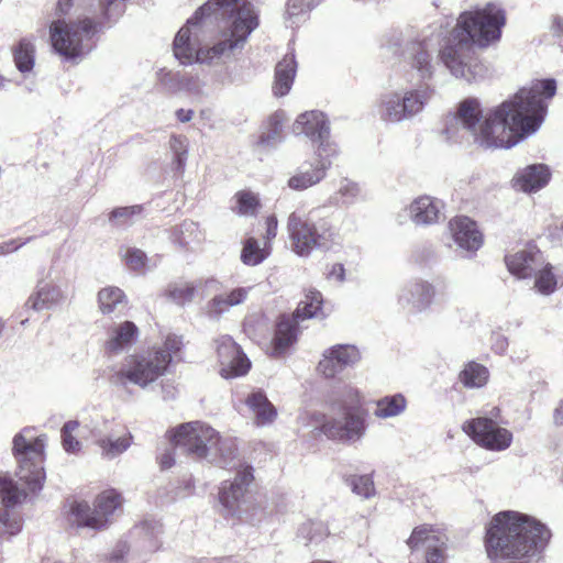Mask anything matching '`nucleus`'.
Wrapping results in <instances>:
<instances>
[{
    "label": "nucleus",
    "instance_id": "19",
    "mask_svg": "<svg viewBox=\"0 0 563 563\" xmlns=\"http://www.w3.org/2000/svg\"><path fill=\"white\" fill-rule=\"evenodd\" d=\"M292 132L303 134L312 142H319L317 151L335 154V147L329 142V122L321 111L312 110L301 113L292 124Z\"/></svg>",
    "mask_w": 563,
    "mask_h": 563
},
{
    "label": "nucleus",
    "instance_id": "35",
    "mask_svg": "<svg viewBox=\"0 0 563 563\" xmlns=\"http://www.w3.org/2000/svg\"><path fill=\"white\" fill-rule=\"evenodd\" d=\"M554 267L551 264H544L539 267L534 275V288L543 296L553 294L559 285L563 284L561 277L556 276L553 272Z\"/></svg>",
    "mask_w": 563,
    "mask_h": 563
},
{
    "label": "nucleus",
    "instance_id": "61",
    "mask_svg": "<svg viewBox=\"0 0 563 563\" xmlns=\"http://www.w3.org/2000/svg\"><path fill=\"white\" fill-rule=\"evenodd\" d=\"M552 27L554 33H556L558 35L563 34V16H554Z\"/></svg>",
    "mask_w": 563,
    "mask_h": 563
},
{
    "label": "nucleus",
    "instance_id": "50",
    "mask_svg": "<svg viewBox=\"0 0 563 563\" xmlns=\"http://www.w3.org/2000/svg\"><path fill=\"white\" fill-rule=\"evenodd\" d=\"M184 343L180 336L175 334H168L162 346H157L152 349L153 352H161L163 354H168L169 363L173 360V356H176L178 352L183 349Z\"/></svg>",
    "mask_w": 563,
    "mask_h": 563
},
{
    "label": "nucleus",
    "instance_id": "16",
    "mask_svg": "<svg viewBox=\"0 0 563 563\" xmlns=\"http://www.w3.org/2000/svg\"><path fill=\"white\" fill-rule=\"evenodd\" d=\"M446 536L430 525L416 527L407 540L410 550L426 549L424 563H446Z\"/></svg>",
    "mask_w": 563,
    "mask_h": 563
},
{
    "label": "nucleus",
    "instance_id": "43",
    "mask_svg": "<svg viewBox=\"0 0 563 563\" xmlns=\"http://www.w3.org/2000/svg\"><path fill=\"white\" fill-rule=\"evenodd\" d=\"M267 254L263 249L260 247L258 242L250 238L246 240L242 253L241 260L244 264L255 266L262 263L266 258Z\"/></svg>",
    "mask_w": 563,
    "mask_h": 563
},
{
    "label": "nucleus",
    "instance_id": "5",
    "mask_svg": "<svg viewBox=\"0 0 563 563\" xmlns=\"http://www.w3.org/2000/svg\"><path fill=\"white\" fill-rule=\"evenodd\" d=\"M46 435H35L32 428H25L13 438L12 452L18 462L16 475L31 492L41 490L45 479L44 450Z\"/></svg>",
    "mask_w": 563,
    "mask_h": 563
},
{
    "label": "nucleus",
    "instance_id": "26",
    "mask_svg": "<svg viewBox=\"0 0 563 563\" xmlns=\"http://www.w3.org/2000/svg\"><path fill=\"white\" fill-rule=\"evenodd\" d=\"M449 227L454 242L460 249L475 252L482 246V233L477 230L476 223L470 218L456 217L450 221Z\"/></svg>",
    "mask_w": 563,
    "mask_h": 563
},
{
    "label": "nucleus",
    "instance_id": "57",
    "mask_svg": "<svg viewBox=\"0 0 563 563\" xmlns=\"http://www.w3.org/2000/svg\"><path fill=\"white\" fill-rule=\"evenodd\" d=\"M344 273H345V269H344L342 264H334V265H332V267L329 271L328 275H329L330 278H334L338 282H343L344 280Z\"/></svg>",
    "mask_w": 563,
    "mask_h": 563
},
{
    "label": "nucleus",
    "instance_id": "14",
    "mask_svg": "<svg viewBox=\"0 0 563 563\" xmlns=\"http://www.w3.org/2000/svg\"><path fill=\"white\" fill-rule=\"evenodd\" d=\"M405 77L408 82L428 84L432 79L437 62L424 42H410L402 51Z\"/></svg>",
    "mask_w": 563,
    "mask_h": 563
},
{
    "label": "nucleus",
    "instance_id": "3",
    "mask_svg": "<svg viewBox=\"0 0 563 563\" xmlns=\"http://www.w3.org/2000/svg\"><path fill=\"white\" fill-rule=\"evenodd\" d=\"M505 23V11L495 3L461 13L448 44L441 49V59L451 74L467 82L483 78L486 69L474 45L487 47L498 41Z\"/></svg>",
    "mask_w": 563,
    "mask_h": 563
},
{
    "label": "nucleus",
    "instance_id": "31",
    "mask_svg": "<svg viewBox=\"0 0 563 563\" xmlns=\"http://www.w3.org/2000/svg\"><path fill=\"white\" fill-rule=\"evenodd\" d=\"M161 525L154 520H146L134 527L132 537L135 540L133 547L137 551L154 552L158 549V536Z\"/></svg>",
    "mask_w": 563,
    "mask_h": 563
},
{
    "label": "nucleus",
    "instance_id": "2",
    "mask_svg": "<svg viewBox=\"0 0 563 563\" xmlns=\"http://www.w3.org/2000/svg\"><path fill=\"white\" fill-rule=\"evenodd\" d=\"M257 26L258 16L249 0H209L176 34L174 55L185 65L229 58Z\"/></svg>",
    "mask_w": 563,
    "mask_h": 563
},
{
    "label": "nucleus",
    "instance_id": "58",
    "mask_svg": "<svg viewBox=\"0 0 563 563\" xmlns=\"http://www.w3.org/2000/svg\"><path fill=\"white\" fill-rule=\"evenodd\" d=\"M161 466L162 468H169L174 465V452L172 450H168L166 451L165 453L162 454L161 456Z\"/></svg>",
    "mask_w": 563,
    "mask_h": 563
},
{
    "label": "nucleus",
    "instance_id": "39",
    "mask_svg": "<svg viewBox=\"0 0 563 563\" xmlns=\"http://www.w3.org/2000/svg\"><path fill=\"white\" fill-rule=\"evenodd\" d=\"M197 286L194 283L179 280L167 286L165 294L168 299L178 306H185L192 301Z\"/></svg>",
    "mask_w": 563,
    "mask_h": 563
},
{
    "label": "nucleus",
    "instance_id": "13",
    "mask_svg": "<svg viewBox=\"0 0 563 563\" xmlns=\"http://www.w3.org/2000/svg\"><path fill=\"white\" fill-rule=\"evenodd\" d=\"M500 409L493 407L483 416L467 420L463 423V431L478 445L490 451H504L512 442V433L500 427L498 418Z\"/></svg>",
    "mask_w": 563,
    "mask_h": 563
},
{
    "label": "nucleus",
    "instance_id": "18",
    "mask_svg": "<svg viewBox=\"0 0 563 563\" xmlns=\"http://www.w3.org/2000/svg\"><path fill=\"white\" fill-rule=\"evenodd\" d=\"M253 468L241 465L233 482H223L219 492V501L228 516H240L249 485L253 482Z\"/></svg>",
    "mask_w": 563,
    "mask_h": 563
},
{
    "label": "nucleus",
    "instance_id": "49",
    "mask_svg": "<svg viewBox=\"0 0 563 563\" xmlns=\"http://www.w3.org/2000/svg\"><path fill=\"white\" fill-rule=\"evenodd\" d=\"M77 421H68L62 428V442L63 448L68 453H77L81 445L80 442L73 437V432L78 428Z\"/></svg>",
    "mask_w": 563,
    "mask_h": 563
},
{
    "label": "nucleus",
    "instance_id": "37",
    "mask_svg": "<svg viewBox=\"0 0 563 563\" xmlns=\"http://www.w3.org/2000/svg\"><path fill=\"white\" fill-rule=\"evenodd\" d=\"M13 57L16 68L22 74L31 73L35 62V47L29 40H21L13 49Z\"/></svg>",
    "mask_w": 563,
    "mask_h": 563
},
{
    "label": "nucleus",
    "instance_id": "23",
    "mask_svg": "<svg viewBox=\"0 0 563 563\" xmlns=\"http://www.w3.org/2000/svg\"><path fill=\"white\" fill-rule=\"evenodd\" d=\"M65 299L62 288L52 279L41 278L25 301V307L34 311L52 310Z\"/></svg>",
    "mask_w": 563,
    "mask_h": 563
},
{
    "label": "nucleus",
    "instance_id": "41",
    "mask_svg": "<svg viewBox=\"0 0 563 563\" xmlns=\"http://www.w3.org/2000/svg\"><path fill=\"white\" fill-rule=\"evenodd\" d=\"M143 212V206L134 205L129 207H119L109 213V222L115 228H126L134 223Z\"/></svg>",
    "mask_w": 563,
    "mask_h": 563
},
{
    "label": "nucleus",
    "instance_id": "29",
    "mask_svg": "<svg viewBox=\"0 0 563 563\" xmlns=\"http://www.w3.org/2000/svg\"><path fill=\"white\" fill-rule=\"evenodd\" d=\"M549 180V168L543 164H534L519 172L515 178V184L525 192H534L543 188Z\"/></svg>",
    "mask_w": 563,
    "mask_h": 563
},
{
    "label": "nucleus",
    "instance_id": "24",
    "mask_svg": "<svg viewBox=\"0 0 563 563\" xmlns=\"http://www.w3.org/2000/svg\"><path fill=\"white\" fill-rule=\"evenodd\" d=\"M509 272L518 278L531 277L544 263L542 253L536 245H528L505 257Z\"/></svg>",
    "mask_w": 563,
    "mask_h": 563
},
{
    "label": "nucleus",
    "instance_id": "64",
    "mask_svg": "<svg viewBox=\"0 0 563 563\" xmlns=\"http://www.w3.org/2000/svg\"><path fill=\"white\" fill-rule=\"evenodd\" d=\"M554 422L556 424L563 423V400L561 401L560 406L554 410Z\"/></svg>",
    "mask_w": 563,
    "mask_h": 563
},
{
    "label": "nucleus",
    "instance_id": "44",
    "mask_svg": "<svg viewBox=\"0 0 563 563\" xmlns=\"http://www.w3.org/2000/svg\"><path fill=\"white\" fill-rule=\"evenodd\" d=\"M269 129L261 135V143L274 146L282 141V131L284 124V114L275 113L269 119Z\"/></svg>",
    "mask_w": 563,
    "mask_h": 563
},
{
    "label": "nucleus",
    "instance_id": "12",
    "mask_svg": "<svg viewBox=\"0 0 563 563\" xmlns=\"http://www.w3.org/2000/svg\"><path fill=\"white\" fill-rule=\"evenodd\" d=\"M346 393L349 401L342 400L335 404L339 409L344 411L343 416L325 421L321 427V431L329 439L343 443H354L365 434L366 423L364 417L355 411L360 404L357 390L349 388Z\"/></svg>",
    "mask_w": 563,
    "mask_h": 563
},
{
    "label": "nucleus",
    "instance_id": "17",
    "mask_svg": "<svg viewBox=\"0 0 563 563\" xmlns=\"http://www.w3.org/2000/svg\"><path fill=\"white\" fill-rule=\"evenodd\" d=\"M362 360L360 349L354 344H335L325 349L317 371L325 378H334L344 369L356 366Z\"/></svg>",
    "mask_w": 563,
    "mask_h": 563
},
{
    "label": "nucleus",
    "instance_id": "21",
    "mask_svg": "<svg viewBox=\"0 0 563 563\" xmlns=\"http://www.w3.org/2000/svg\"><path fill=\"white\" fill-rule=\"evenodd\" d=\"M435 287L423 279H413L404 285L398 295L397 302L410 312L426 311L433 303Z\"/></svg>",
    "mask_w": 563,
    "mask_h": 563
},
{
    "label": "nucleus",
    "instance_id": "51",
    "mask_svg": "<svg viewBox=\"0 0 563 563\" xmlns=\"http://www.w3.org/2000/svg\"><path fill=\"white\" fill-rule=\"evenodd\" d=\"M402 44V35L399 32L388 34L384 41L383 46L394 54H397Z\"/></svg>",
    "mask_w": 563,
    "mask_h": 563
},
{
    "label": "nucleus",
    "instance_id": "42",
    "mask_svg": "<svg viewBox=\"0 0 563 563\" xmlns=\"http://www.w3.org/2000/svg\"><path fill=\"white\" fill-rule=\"evenodd\" d=\"M336 196L340 198L341 203L344 206H351L355 202L365 198L361 186L347 178H343L336 190Z\"/></svg>",
    "mask_w": 563,
    "mask_h": 563
},
{
    "label": "nucleus",
    "instance_id": "6",
    "mask_svg": "<svg viewBox=\"0 0 563 563\" xmlns=\"http://www.w3.org/2000/svg\"><path fill=\"white\" fill-rule=\"evenodd\" d=\"M168 366V354L148 350L126 356L121 366L111 374L109 380L113 386L124 389L129 385L146 388L164 376Z\"/></svg>",
    "mask_w": 563,
    "mask_h": 563
},
{
    "label": "nucleus",
    "instance_id": "1",
    "mask_svg": "<svg viewBox=\"0 0 563 563\" xmlns=\"http://www.w3.org/2000/svg\"><path fill=\"white\" fill-rule=\"evenodd\" d=\"M555 92L554 79L533 80L485 113L478 99L466 98L453 114L445 118L442 134L454 143L472 139L485 148H510L517 144V137L534 133L540 128Z\"/></svg>",
    "mask_w": 563,
    "mask_h": 563
},
{
    "label": "nucleus",
    "instance_id": "56",
    "mask_svg": "<svg viewBox=\"0 0 563 563\" xmlns=\"http://www.w3.org/2000/svg\"><path fill=\"white\" fill-rule=\"evenodd\" d=\"M278 221L275 216H271L266 220V239L272 240L277 234Z\"/></svg>",
    "mask_w": 563,
    "mask_h": 563
},
{
    "label": "nucleus",
    "instance_id": "38",
    "mask_svg": "<svg viewBox=\"0 0 563 563\" xmlns=\"http://www.w3.org/2000/svg\"><path fill=\"white\" fill-rule=\"evenodd\" d=\"M407 401L400 394L386 396L376 404L375 416L382 419L399 416L406 409Z\"/></svg>",
    "mask_w": 563,
    "mask_h": 563
},
{
    "label": "nucleus",
    "instance_id": "28",
    "mask_svg": "<svg viewBox=\"0 0 563 563\" xmlns=\"http://www.w3.org/2000/svg\"><path fill=\"white\" fill-rule=\"evenodd\" d=\"M443 205L429 196H422L412 201L409 216L418 225H429L438 222Z\"/></svg>",
    "mask_w": 563,
    "mask_h": 563
},
{
    "label": "nucleus",
    "instance_id": "20",
    "mask_svg": "<svg viewBox=\"0 0 563 563\" xmlns=\"http://www.w3.org/2000/svg\"><path fill=\"white\" fill-rule=\"evenodd\" d=\"M216 344L222 377H238L249 372L251 362L231 336L222 335L217 339Z\"/></svg>",
    "mask_w": 563,
    "mask_h": 563
},
{
    "label": "nucleus",
    "instance_id": "10",
    "mask_svg": "<svg viewBox=\"0 0 563 563\" xmlns=\"http://www.w3.org/2000/svg\"><path fill=\"white\" fill-rule=\"evenodd\" d=\"M122 504L121 494L110 488L96 497L93 509L86 501H74L70 505L69 521L78 528L101 530L108 526L111 517L121 510Z\"/></svg>",
    "mask_w": 563,
    "mask_h": 563
},
{
    "label": "nucleus",
    "instance_id": "60",
    "mask_svg": "<svg viewBox=\"0 0 563 563\" xmlns=\"http://www.w3.org/2000/svg\"><path fill=\"white\" fill-rule=\"evenodd\" d=\"M187 153L188 152H184V154H181V153L174 154L175 155L174 163H175L176 168L178 170H183L184 169L185 163H186V159H187Z\"/></svg>",
    "mask_w": 563,
    "mask_h": 563
},
{
    "label": "nucleus",
    "instance_id": "36",
    "mask_svg": "<svg viewBox=\"0 0 563 563\" xmlns=\"http://www.w3.org/2000/svg\"><path fill=\"white\" fill-rule=\"evenodd\" d=\"M311 0H287L284 13V23L295 29L306 21L308 12L312 9Z\"/></svg>",
    "mask_w": 563,
    "mask_h": 563
},
{
    "label": "nucleus",
    "instance_id": "48",
    "mask_svg": "<svg viewBox=\"0 0 563 563\" xmlns=\"http://www.w3.org/2000/svg\"><path fill=\"white\" fill-rule=\"evenodd\" d=\"M347 481L352 492L363 498H371L375 494L374 482L368 475L351 476Z\"/></svg>",
    "mask_w": 563,
    "mask_h": 563
},
{
    "label": "nucleus",
    "instance_id": "11",
    "mask_svg": "<svg viewBox=\"0 0 563 563\" xmlns=\"http://www.w3.org/2000/svg\"><path fill=\"white\" fill-rule=\"evenodd\" d=\"M96 25L90 19H84L78 24L57 20L51 24V41L54 49L67 57L74 58L91 48V38Z\"/></svg>",
    "mask_w": 563,
    "mask_h": 563
},
{
    "label": "nucleus",
    "instance_id": "40",
    "mask_svg": "<svg viewBox=\"0 0 563 563\" xmlns=\"http://www.w3.org/2000/svg\"><path fill=\"white\" fill-rule=\"evenodd\" d=\"M460 379L466 387H482L487 383L488 369L482 364L470 362L461 372Z\"/></svg>",
    "mask_w": 563,
    "mask_h": 563
},
{
    "label": "nucleus",
    "instance_id": "33",
    "mask_svg": "<svg viewBox=\"0 0 563 563\" xmlns=\"http://www.w3.org/2000/svg\"><path fill=\"white\" fill-rule=\"evenodd\" d=\"M99 309L103 314L121 311L128 305V298L122 289L108 286L98 292Z\"/></svg>",
    "mask_w": 563,
    "mask_h": 563
},
{
    "label": "nucleus",
    "instance_id": "34",
    "mask_svg": "<svg viewBox=\"0 0 563 563\" xmlns=\"http://www.w3.org/2000/svg\"><path fill=\"white\" fill-rule=\"evenodd\" d=\"M132 440V434L126 432L118 438L112 435L100 438L97 440V444L101 449V455L112 460L124 453L131 446Z\"/></svg>",
    "mask_w": 563,
    "mask_h": 563
},
{
    "label": "nucleus",
    "instance_id": "7",
    "mask_svg": "<svg viewBox=\"0 0 563 563\" xmlns=\"http://www.w3.org/2000/svg\"><path fill=\"white\" fill-rule=\"evenodd\" d=\"M429 84L417 85L404 91L383 95L378 103V115L385 122L398 123L420 114L434 96Z\"/></svg>",
    "mask_w": 563,
    "mask_h": 563
},
{
    "label": "nucleus",
    "instance_id": "45",
    "mask_svg": "<svg viewBox=\"0 0 563 563\" xmlns=\"http://www.w3.org/2000/svg\"><path fill=\"white\" fill-rule=\"evenodd\" d=\"M298 534L308 542H318L328 534V529L322 521L309 520L300 526Z\"/></svg>",
    "mask_w": 563,
    "mask_h": 563
},
{
    "label": "nucleus",
    "instance_id": "22",
    "mask_svg": "<svg viewBox=\"0 0 563 563\" xmlns=\"http://www.w3.org/2000/svg\"><path fill=\"white\" fill-rule=\"evenodd\" d=\"M334 154L317 151L313 162L302 164L297 172L288 179V187L292 190H306L319 184L327 175L331 166L330 156Z\"/></svg>",
    "mask_w": 563,
    "mask_h": 563
},
{
    "label": "nucleus",
    "instance_id": "59",
    "mask_svg": "<svg viewBox=\"0 0 563 563\" xmlns=\"http://www.w3.org/2000/svg\"><path fill=\"white\" fill-rule=\"evenodd\" d=\"M176 118L178 121L186 123L189 122L194 118V111L192 110H185V109H178L176 111Z\"/></svg>",
    "mask_w": 563,
    "mask_h": 563
},
{
    "label": "nucleus",
    "instance_id": "55",
    "mask_svg": "<svg viewBox=\"0 0 563 563\" xmlns=\"http://www.w3.org/2000/svg\"><path fill=\"white\" fill-rule=\"evenodd\" d=\"M25 243V241L18 243L15 240H10L8 242L0 243V255L9 254L13 251H16Z\"/></svg>",
    "mask_w": 563,
    "mask_h": 563
},
{
    "label": "nucleus",
    "instance_id": "8",
    "mask_svg": "<svg viewBox=\"0 0 563 563\" xmlns=\"http://www.w3.org/2000/svg\"><path fill=\"white\" fill-rule=\"evenodd\" d=\"M287 231L292 251L299 256H308L316 249L329 250L338 244V233L332 227L327 223L317 227L298 212L289 214Z\"/></svg>",
    "mask_w": 563,
    "mask_h": 563
},
{
    "label": "nucleus",
    "instance_id": "63",
    "mask_svg": "<svg viewBox=\"0 0 563 563\" xmlns=\"http://www.w3.org/2000/svg\"><path fill=\"white\" fill-rule=\"evenodd\" d=\"M551 235L560 241H563V220L559 225H555L551 231Z\"/></svg>",
    "mask_w": 563,
    "mask_h": 563
},
{
    "label": "nucleus",
    "instance_id": "9",
    "mask_svg": "<svg viewBox=\"0 0 563 563\" xmlns=\"http://www.w3.org/2000/svg\"><path fill=\"white\" fill-rule=\"evenodd\" d=\"M322 295L317 290H309L302 299L292 317L283 316L276 324V330L271 345V355L283 356L297 341L299 321L311 318H324L322 312Z\"/></svg>",
    "mask_w": 563,
    "mask_h": 563
},
{
    "label": "nucleus",
    "instance_id": "46",
    "mask_svg": "<svg viewBox=\"0 0 563 563\" xmlns=\"http://www.w3.org/2000/svg\"><path fill=\"white\" fill-rule=\"evenodd\" d=\"M120 254L130 269L141 273L145 268L147 257L142 250L124 247Z\"/></svg>",
    "mask_w": 563,
    "mask_h": 563
},
{
    "label": "nucleus",
    "instance_id": "62",
    "mask_svg": "<svg viewBox=\"0 0 563 563\" xmlns=\"http://www.w3.org/2000/svg\"><path fill=\"white\" fill-rule=\"evenodd\" d=\"M71 2L73 0H58L57 11H59L62 14L67 13L69 8L71 7Z\"/></svg>",
    "mask_w": 563,
    "mask_h": 563
},
{
    "label": "nucleus",
    "instance_id": "52",
    "mask_svg": "<svg viewBox=\"0 0 563 563\" xmlns=\"http://www.w3.org/2000/svg\"><path fill=\"white\" fill-rule=\"evenodd\" d=\"M130 547L126 542L121 541L110 555V563H123L124 556L129 553Z\"/></svg>",
    "mask_w": 563,
    "mask_h": 563
},
{
    "label": "nucleus",
    "instance_id": "54",
    "mask_svg": "<svg viewBox=\"0 0 563 563\" xmlns=\"http://www.w3.org/2000/svg\"><path fill=\"white\" fill-rule=\"evenodd\" d=\"M170 148L173 150L174 154H184V152H188L187 139L184 136H173L170 140Z\"/></svg>",
    "mask_w": 563,
    "mask_h": 563
},
{
    "label": "nucleus",
    "instance_id": "25",
    "mask_svg": "<svg viewBox=\"0 0 563 563\" xmlns=\"http://www.w3.org/2000/svg\"><path fill=\"white\" fill-rule=\"evenodd\" d=\"M245 406L256 427H267L277 418V408L262 389H254L245 397Z\"/></svg>",
    "mask_w": 563,
    "mask_h": 563
},
{
    "label": "nucleus",
    "instance_id": "32",
    "mask_svg": "<svg viewBox=\"0 0 563 563\" xmlns=\"http://www.w3.org/2000/svg\"><path fill=\"white\" fill-rule=\"evenodd\" d=\"M247 297L245 288H236L228 294L214 296L207 305V314L209 318L218 320L231 307L242 303Z\"/></svg>",
    "mask_w": 563,
    "mask_h": 563
},
{
    "label": "nucleus",
    "instance_id": "15",
    "mask_svg": "<svg viewBox=\"0 0 563 563\" xmlns=\"http://www.w3.org/2000/svg\"><path fill=\"white\" fill-rule=\"evenodd\" d=\"M26 495V490L12 478L0 476V503L4 506V509L0 510V539L5 534L12 537L20 532L21 518L10 508L20 505Z\"/></svg>",
    "mask_w": 563,
    "mask_h": 563
},
{
    "label": "nucleus",
    "instance_id": "27",
    "mask_svg": "<svg viewBox=\"0 0 563 563\" xmlns=\"http://www.w3.org/2000/svg\"><path fill=\"white\" fill-rule=\"evenodd\" d=\"M104 351L118 355L130 349L137 339L139 329L132 321H123L109 330Z\"/></svg>",
    "mask_w": 563,
    "mask_h": 563
},
{
    "label": "nucleus",
    "instance_id": "53",
    "mask_svg": "<svg viewBox=\"0 0 563 563\" xmlns=\"http://www.w3.org/2000/svg\"><path fill=\"white\" fill-rule=\"evenodd\" d=\"M508 347V340L501 333H494L492 335V349L497 354H504Z\"/></svg>",
    "mask_w": 563,
    "mask_h": 563
},
{
    "label": "nucleus",
    "instance_id": "30",
    "mask_svg": "<svg viewBox=\"0 0 563 563\" xmlns=\"http://www.w3.org/2000/svg\"><path fill=\"white\" fill-rule=\"evenodd\" d=\"M296 71L297 63L295 55L292 53L286 54L275 67L273 92L276 97H284L290 91Z\"/></svg>",
    "mask_w": 563,
    "mask_h": 563
},
{
    "label": "nucleus",
    "instance_id": "4",
    "mask_svg": "<svg viewBox=\"0 0 563 563\" xmlns=\"http://www.w3.org/2000/svg\"><path fill=\"white\" fill-rule=\"evenodd\" d=\"M175 448L196 459H206L222 468L235 467L236 446L232 439H222L211 427L192 421L179 426L172 439Z\"/></svg>",
    "mask_w": 563,
    "mask_h": 563
},
{
    "label": "nucleus",
    "instance_id": "47",
    "mask_svg": "<svg viewBox=\"0 0 563 563\" xmlns=\"http://www.w3.org/2000/svg\"><path fill=\"white\" fill-rule=\"evenodd\" d=\"M236 213L240 216H253L258 207L257 197L251 191H239L235 195Z\"/></svg>",
    "mask_w": 563,
    "mask_h": 563
}]
</instances>
